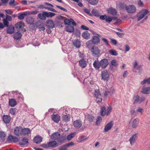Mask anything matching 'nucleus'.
<instances>
[{
	"mask_svg": "<svg viewBox=\"0 0 150 150\" xmlns=\"http://www.w3.org/2000/svg\"><path fill=\"white\" fill-rule=\"evenodd\" d=\"M144 97L143 96L140 98L138 95H134L132 100H134L133 104H140L145 100Z\"/></svg>",
	"mask_w": 150,
	"mask_h": 150,
	"instance_id": "nucleus-2",
	"label": "nucleus"
},
{
	"mask_svg": "<svg viewBox=\"0 0 150 150\" xmlns=\"http://www.w3.org/2000/svg\"><path fill=\"white\" fill-rule=\"evenodd\" d=\"M100 63V67L103 68H105L108 64V60L106 59H102Z\"/></svg>",
	"mask_w": 150,
	"mask_h": 150,
	"instance_id": "nucleus-9",
	"label": "nucleus"
},
{
	"mask_svg": "<svg viewBox=\"0 0 150 150\" xmlns=\"http://www.w3.org/2000/svg\"><path fill=\"white\" fill-rule=\"evenodd\" d=\"M94 95L95 97L96 98H97L98 96H100L101 94L99 90L98 89H96L95 90Z\"/></svg>",
	"mask_w": 150,
	"mask_h": 150,
	"instance_id": "nucleus-45",
	"label": "nucleus"
},
{
	"mask_svg": "<svg viewBox=\"0 0 150 150\" xmlns=\"http://www.w3.org/2000/svg\"><path fill=\"white\" fill-rule=\"evenodd\" d=\"M91 40L92 41L93 44H98L100 42L99 38L96 36H93Z\"/></svg>",
	"mask_w": 150,
	"mask_h": 150,
	"instance_id": "nucleus-23",
	"label": "nucleus"
},
{
	"mask_svg": "<svg viewBox=\"0 0 150 150\" xmlns=\"http://www.w3.org/2000/svg\"><path fill=\"white\" fill-rule=\"evenodd\" d=\"M3 23L4 26L6 27L8 26L9 23L7 20L6 19H3Z\"/></svg>",
	"mask_w": 150,
	"mask_h": 150,
	"instance_id": "nucleus-58",
	"label": "nucleus"
},
{
	"mask_svg": "<svg viewBox=\"0 0 150 150\" xmlns=\"http://www.w3.org/2000/svg\"><path fill=\"white\" fill-rule=\"evenodd\" d=\"M82 37L84 39L88 40L90 37V34L88 31H85L83 32L82 34Z\"/></svg>",
	"mask_w": 150,
	"mask_h": 150,
	"instance_id": "nucleus-27",
	"label": "nucleus"
},
{
	"mask_svg": "<svg viewBox=\"0 0 150 150\" xmlns=\"http://www.w3.org/2000/svg\"><path fill=\"white\" fill-rule=\"evenodd\" d=\"M64 145L67 148L68 147L73 146L74 145V144L73 142H71Z\"/></svg>",
	"mask_w": 150,
	"mask_h": 150,
	"instance_id": "nucleus-47",
	"label": "nucleus"
},
{
	"mask_svg": "<svg viewBox=\"0 0 150 150\" xmlns=\"http://www.w3.org/2000/svg\"><path fill=\"white\" fill-rule=\"evenodd\" d=\"M70 115L69 114L64 115L62 117V119L64 121L67 122L69 121L70 119Z\"/></svg>",
	"mask_w": 150,
	"mask_h": 150,
	"instance_id": "nucleus-32",
	"label": "nucleus"
},
{
	"mask_svg": "<svg viewBox=\"0 0 150 150\" xmlns=\"http://www.w3.org/2000/svg\"><path fill=\"white\" fill-rule=\"evenodd\" d=\"M102 120V118L101 117L98 116L96 120V125H98L100 124L99 122L101 121Z\"/></svg>",
	"mask_w": 150,
	"mask_h": 150,
	"instance_id": "nucleus-55",
	"label": "nucleus"
},
{
	"mask_svg": "<svg viewBox=\"0 0 150 150\" xmlns=\"http://www.w3.org/2000/svg\"><path fill=\"white\" fill-rule=\"evenodd\" d=\"M137 134H135L133 135L130 138L129 140L130 144L132 145L134 144V142L135 141L136 138L137 137Z\"/></svg>",
	"mask_w": 150,
	"mask_h": 150,
	"instance_id": "nucleus-25",
	"label": "nucleus"
},
{
	"mask_svg": "<svg viewBox=\"0 0 150 150\" xmlns=\"http://www.w3.org/2000/svg\"><path fill=\"white\" fill-rule=\"evenodd\" d=\"M66 139V137L65 136H62L61 137L59 138L58 140V143H59V145H61L63 144L64 141Z\"/></svg>",
	"mask_w": 150,
	"mask_h": 150,
	"instance_id": "nucleus-31",
	"label": "nucleus"
},
{
	"mask_svg": "<svg viewBox=\"0 0 150 150\" xmlns=\"http://www.w3.org/2000/svg\"><path fill=\"white\" fill-rule=\"evenodd\" d=\"M21 141V142H19V144L20 145H26L29 143L28 139L25 137L22 138Z\"/></svg>",
	"mask_w": 150,
	"mask_h": 150,
	"instance_id": "nucleus-11",
	"label": "nucleus"
},
{
	"mask_svg": "<svg viewBox=\"0 0 150 150\" xmlns=\"http://www.w3.org/2000/svg\"><path fill=\"white\" fill-rule=\"evenodd\" d=\"M98 1L99 0H88V2L91 5H96L97 4Z\"/></svg>",
	"mask_w": 150,
	"mask_h": 150,
	"instance_id": "nucleus-44",
	"label": "nucleus"
},
{
	"mask_svg": "<svg viewBox=\"0 0 150 150\" xmlns=\"http://www.w3.org/2000/svg\"><path fill=\"white\" fill-rule=\"evenodd\" d=\"M76 133L74 132L71 133V134L68 135L67 137V139L68 141H70L75 136Z\"/></svg>",
	"mask_w": 150,
	"mask_h": 150,
	"instance_id": "nucleus-43",
	"label": "nucleus"
},
{
	"mask_svg": "<svg viewBox=\"0 0 150 150\" xmlns=\"http://www.w3.org/2000/svg\"><path fill=\"white\" fill-rule=\"evenodd\" d=\"M38 17L40 20L45 21L46 19V11H42V13H39L38 15Z\"/></svg>",
	"mask_w": 150,
	"mask_h": 150,
	"instance_id": "nucleus-17",
	"label": "nucleus"
},
{
	"mask_svg": "<svg viewBox=\"0 0 150 150\" xmlns=\"http://www.w3.org/2000/svg\"><path fill=\"white\" fill-rule=\"evenodd\" d=\"M112 109V107L111 106H109L108 107L107 109V116L108 115L110 114V112Z\"/></svg>",
	"mask_w": 150,
	"mask_h": 150,
	"instance_id": "nucleus-57",
	"label": "nucleus"
},
{
	"mask_svg": "<svg viewBox=\"0 0 150 150\" xmlns=\"http://www.w3.org/2000/svg\"><path fill=\"white\" fill-rule=\"evenodd\" d=\"M93 65L96 69H98L100 67V63L99 62L98 60H95L93 63Z\"/></svg>",
	"mask_w": 150,
	"mask_h": 150,
	"instance_id": "nucleus-26",
	"label": "nucleus"
},
{
	"mask_svg": "<svg viewBox=\"0 0 150 150\" xmlns=\"http://www.w3.org/2000/svg\"><path fill=\"white\" fill-rule=\"evenodd\" d=\"M92 54L94 57L98 56L100 54V50L98 48L96 47H93L91 50Z\"/></svg>",
	"mask_w": 150,
	"mask_h": 150,
	"instance_id": "nucleus-4",
	"label": "nucleus"
},
{
	"mask_svg": "<svg viewBox=\"0 0 150 150\" xmlns=\"http://www.w3.org/2000/svg\"><path fill=\"white\" fill-rule=\"evenodd\" d=\"M5 11L7 14L11 15L13 13V12L9 9H6Z\"/></svg>",
	"mask_w": 150,
	"mask_h": 150,
	"instance_id": "nucleus-64",
	"label": "nucleus"
},
{
	"mask_svg": "<svg viewBox=\"0 0 150 150\" xmlns=\"http://www.w3.org/2000/svg\"><path fill=\"white\" fill-rule=\"evenodd\" d=\"M56 15V13L52 12L46 11V18H52Z\"/></svg>",
	"mask_w": 150,
	"mask_h": 150,
	"instance_id": "nucleus-34",
	"label": "nucleus"
},
{
	"mask_svg": "<svg viewBox=\"0 0 150 150\" xmlns=\"http://www.w3.org/2000/svg\"><path fill=\"white\" fill-rule=\"evenodd\" d=\"M42 137L39 136L37 135L33 139V142L36 144L40 143L42 141Z\"/></svg>",
	"mask_w": 150,
	"mask_h": 150,
	"instance_id": "nucleus-15",
	"label": "nucleus"
},
{
	"mask_svg": "<svg viewBox=\"0 0 150 150\" xmlns=\"http://www.w3.org/2000/svg\"><path fill=\"white\" fill-rule=\"evenodd\" d=\"M73 43L74 46L77 48H79L80 46L81 43L79 40H74L73 42Z\"/></svg>",
	"mask_w": 150,
	"mask_h": 150,
	"instance_id": "nucleus-36",
	"label": "nucleus"
},
{
	"mask_svg": "<svg viewBox=\"0 0 150 150\" xmlns=\"http://www.w3.org/2000/svg\"><path fill=\"white\" fill-rule=\"evenodd\" d=\"M74 30V27L71 25H69L66 27V31L69 33L73 32Z\"/></svg>",
	"mask_w": 150,
	"mask_h": 150,
	"instance_id": "nucleus-29",
	"label": "nucleus"
},
{
	"mask_svg": "<svg viewBox=\"0 0 150 150\" xmlns=\"http://www.w3.org/2000/svg\"><path fill=\"white\" fill-rule=\"evenodd\" d=\"M144 16L142 15V13L140 12V14L139 15V16L138 17V18H137V21H139L140 20L142 19L144 17Z\"/></svg>",
	"mask_w": 150,
	"mask_h": 150,
	"instance_id": "nucleus-60",
	"label": "nucleus"
},
{
	"mask_svg": "<svg viewBox=\"0 0 150 150\" xmlns=\"http://www.w3.org/2000/svg\"><path fill=\"white\" fill-rule=\"evenodd\" d=\"M142 93H143L148 94L150 93V87L143 88Z\"/></svg>",
	"mask_w": 150,
	"mask_h": 150,
	"instance_id": "nucleus-35",
	"label": "nucleus"
},
{
	"mask_svg": "<svg viewBox=\"0 0 150 150\" xmlns=\"http://www.w3.org/2000/svg\"><path fill=\"white\" fill-rule=\"evenodd\" d=\"M11 117L8 115H4L2 117V120L6 124H9L11 121Z\"/></svg>",
	"mask_w": 150,
	"mask_h": 150,
	"instance_id": "nucleus-10",
	"label": "nucleus"
},
{
	"mask_svg": "<svg viewBox=\"0 0 150 150\" xmlns=\"http://www.w3.org/2000/svg\"><path fill=\"white\" fill-rule=\"evenodd\" d=\"M142 66L141 65H138L137 68V69L139 70L138 73L141 74L142 72Z\"/></svg>",
	"mask_w": 150,
	"mask_h": 150,
	"instance_id": "nucleus-51",
	"label": "nucleus"
},
{
	"mask_svg": "<svg viewBox=\"0 0 150 150\" xmlns=\"http://www.w3.org/2000/svg\"><path fill=\"white\" fill-rule=\"evenodd\" d=\"M86 139V137L83 136H81L79 137L78 138L79 141L80 142L84 141Z\"/></svg>",
	"mask_w": 150,
	"mask_h": 150,
	"instance_id": "nucleus-52",
	"label": "nucleus"
},
{
	"mask_svg": "<svg viewBox=\"0 0 150 150\" xmlns=\"http://www.w3.org/2000/svg\"><path fill=\"white\" fill-rule=\"evenodd\" d=\"M127 12L129 13H133L136 11V7L133 5H129L127 6L125 8Z\"/></svg>",
	"mask_w": 150,
	"mask_h": 150,
	"instance_id": "nucleus-5",
	"label": "nucleus"
},
{
	"mask_svg": "<svg viewBox=\"0 0 150 150\" xmlns=\"http://www.w3.org/2000/svg\"><path fill=\"white\" fill-rule=\"evenodd\" d=\"M14 28L13 26H10L7 30V33L8 34H12L14 32Z\"/></svg>",
	"mask_w": 150,
	"mask_h": 150,
	"instance_id": "nucleus-33",
	"label": "nucleus"
},
{
	"mask_svg": "<svg viewBox=\"0 0 150 150\" xmlns=\"http://www.w3.org/2000/svg\"><path fill=\"white\" fill-rule=\"evenodd\" d=\"M39 12L38 11L36 10H35L34 11H32L30 12H27L28 15L30 14H32V15H36L37 14V13Z\"/></svg>",
	"mask_w": 150,
	"mask_h": 150,
	"instance_id": "nucleus-50",
	"label": "nucleus"
},
{
	"mask_svg": "<svg viewBox=\"0 0 150 150\" xmlns=\"http://www.w3.org/2000/svg\"><path fill=\"white\" fill-rule=\"evenodd\" d=\"M104 96L105 97H109L111 96L113 94H112L111 92V90L109 89H106L105 90L104 92Z\"/></svg>",
	"mask_w": 150,
	"mask_h": 150,
	"instance_id": "nucleus-21",
	"label": "nucleus"
},
{
	"mask_svg": "<svg viewBox=\"0 0 150 150\" xmlns=\"http://www.w3.org/2000/svg\"><path fill=\"white\" fill-rule=\"evenodd\" d=\"M8 141L9 142L15 143L18 142L19 139L17 137L10 135L8 137Z\"/></svg>",
	"mask_w": 150,
	"mask_h": 150,
	"instance_id": "nucleus-7",
	"label": "nucleus"
},
{
	"mask_svg": "<svg viewBox=\"0 0 150 150\" xmlns=\"http://www.w3.org/2000/svg\"><path fill=\"white\" fill-rule=\"evenodd\" d=\"M22 135L24 136L26 135H28L31 132V130L28 128H22Z\"/></svg>",
	"mask_w": 150,
	"mask_h": 150,
	"instance_id": "nucleus-19",
	"label": "nucleus"
},
{
	"mask_svg": "<svg viewBox=\"0 0 150 150\" xmlns=\"http://www.w3.org/2000/svg\"><path fill=\"white\" fill-rule=\"evenodd\" d=\"M28 15L27 12H24L18 14V19L19 20H23L24 19L25 16Z\"/></svg>",
	"mask_w": 150,
	"mask_h": 150,
	"instance_id": "nucleus-24",
	"label": "nucleus"
},
{
	"mask_svg": "<svg viewBox=\"0 0 150 150\" xmlns=\"http://www.w3.org/2000/svg\"><path fill=\"white\" fill-rule=\"evenodd\" d=\"M94 118V117L92 115H88L87 119L88 121L91 122H93Z\"/></svg>",
	"mask_w": 150,
	"mask_h": 150,
	"instance_id": "nucleus-48",
	"label": "nucleus"
},
{
	"mask_svg": "<svg viewBox=\"0 0 150 150\" xmlns=\"http://www.w3.org/2000/svg\"><path fill=\"white\" fill-rule=\"evenodd\" d=\"M100 114L102 116H103L105 115H107V112H106V108L104 106H103L101 108Z\"/></svg>",
	"mask_w": 150,
	"mask_h": 150,
	"instance_id": "nucleus-28",
	"label": "nucleus"
},
{
	"mask_svg": "<svg viewBox=\"0 0 150 150\" xmlns=\"http://www.w3.org/2000/svg\"><path fill=\"white\" fill-rule=\"evenodd\" d=\"M92 13L93 16L96 17L99 16L100 15L99 11L96 9H93L92 11Z\"/></svg>",
	"mask_w": 150,
	"mask_h": 150,
	"instance_id": "nucleus-40",
	"label": "nucleus"
},
{
	"mask_svg": "<svg viewBox=\"0 0 150 150\" xmlns=\"http://www.w3.org/2000/svg\"><path fill=\"white\" fill-rule=\"evenodd\" d=\"M51 117L52 120L54 122L57 123L59 122L60 119V117L58 114L53 115H52Z\"/></svg>",
	"mask_w": 150,
	"mask_h": 150,
	"instance_id": "nucleus-16",
	"label": "nucleus"
},
{
	"mask_svg": "<svg viewBox=\"0 0 150 150\" xmlns=\"http://www.w3.org/2000/svg\"><path fill=\"white\" fill-rule=\"evenodd\" d=\"M64 22L65 25H70V24L71 23L70 19L69 20L68 19H66L64 20Z\"/></svg>",
	"mask_w": 150,
	"mask_h": 150,
	"instance_id": "nucleus-56",
	"label": "nucleus"
},
{
	"mask_svg": "<svg viewBox=\"0 0 150 150\" xmlns=\"http://www.w3.org/2000/svg\"><path fill=\"white\" fill-rule=\"evenodd\" d=\"M113 125V122L110 121L105 126L104 128V131L107 132L111 129Z\"/></svg>",
	"mask_w": 150,
	"mask_h": 150,
	"instance_id": "nucleus-14",
	"label": "nucleus"
},
{
	"mask_svg": "<svg viewBox=\"0 0 150 150\" xmlns=\"http://www.w3.org/2000/svg\"><path fill=\"white\" fill-rule=\"evenodd\" d=\"M138 5L140 7H143L144 6L143 3L141 0H139L138 1Z\"/></svg>",
	"mask_w": 150,
	"mask_h": 150,
	"instance_id": "nucleus-62",
	"label": "nucleus"
},
{
	"mask_svg": "<svg viewBox=\"0 0 150 150\" xmlns=\"http://www.w3.org/2000/svg\"><path fill=\"white\" fill-rule=\"evenodd\" d=\"M87 61L84 59H81L79 61V64L82 68H85L87 66Z\"/></svg>",
	"mask_w": 150,
	"mask_h": 150,
	"instance_id": "nucleus-18",
	"label": "nucleus"
},
{
	"mask_svg": "<svg viewBox=\"0 0 150 150\" xmlns=\"http://www.w3.org/2000/svg\"><path fill=\"white\" fill-rule=\"evenodd\" d=\"M46 26L49 28H52L55 27L54 22L52 20L49 19L46 21Z\"/></svg>",
	"mask_w": 150,
	"mask_h": 150,
	"instance_id": "nucleus-12",
	"label": "nucleus"
},
{
	"mask_svg": "<svg viewBox=\"0 0 150 150\" xmlns=\"http://www.w3.org/2000/svg\"><path fill=\"white\" fill-rule=\"evenodd\" d=\"M22 128L20 126L16 127L14 129V132L16 136H19L22 135Z\"/></svg>",
	"mask_w": 150,
	"mask_h": 150,
	"instance_id": "nucleus-3",
	"label": "nucleus"
},
{
	"mask_svg": "<svg viewBox=\"0 0 150 150\" xmlns=\"http://www.w3.org/2000/svg\"><path fill=\"white\" fill-rule=\"evenodd\" d=\"M59 145V144L57 141L53 140L49 142L47 144H42L41 146L44 148L48 149L50 147L55 148Z\"/></svg>",
	"mask_w": 150,
	"mask_h": 150,
	"instance_id": "nucleus-1",
	"label": "nucleus"
},
{
	"mask_svg": "<svg viewBox=\"0 0 150 150\" xmlns=\"http://www.w3.org/2000/svg\"><path fill=\"white\" fill-rule=\"evenodd\" d=\"M96 98V102L97 103H100L102 101V98L100 97V96H98Z\"/></svg>",
	"mask_w": 150,
	"mask_h": 150,
	"instance_id": "nucleus-63",
	"label": "nucleus"
},
{
	"mask_svg": "<svg viewBox=\"0 0 150 150\" xmlns=\"http://www.w3.org/2000/svg\"><path fill=\"white\" fill-rule=\"evenodd\" d=\"M22 35L19 32H18L15 33L14 35V38L15 39L18 40L21 38Z\"/></svg>",
	"mask_w": 150,
	"mask_h": 150,
	"instance_id": "nucleus-37",
	"label": "nucleus"
},
{
	"mask_svg": "<svg viewBox=\"0 0 150 150\" xmlns=\"http://www.w3.org/2000/svg\"><path fill=\"white\" fill-rule=\"evenodd\" d=\"M60 134L58 132H56L52 133L50 136L52 140L54 141L57 140L60 137Z\"/></svg>",
	"mask_w": 150,
	"mask_h": 150,
	"instance_id": "nucleus-8",
	"label": "nucleus"
},
{
	"mask_svg": "<svg viewBox=\"0 0 150 150\" xmlns=\"http://www.w3.org/2000/svg\"><path fill=\"white\" fill-rule=\"evenodd\" d=\"M44 8L47 9L48 11H52L54 12H57V11L53 8H50L48 6H45Z\"/></svg>",
	"mask_w": 150,
	"mask_h": 150,
	"instance_id": "nucleus-49",
	"label": "nucleus"
},
{
	"mask_svg": "<svg viewBox=\"0 0 150 150\" xmlns=\"http://www.w3.org/2000/svg\"><path fill=\"white\" fill-rule=\"evenodd\" d=\"M141 12L142 13V15H143L144 16H146V15L149 13V11L147 9H146L142 10Z\"/></svg>",
	"mask_w": 150,
	"mask_h": 150,
	"instance_id": "nucleus-46",
	"label": "nucleus"
},
{
	"mask_svg": "<svg viewBox=\"0 0 150 150\" xmlns=\"http://www.w3.org/2000/svg\"><path fill=\"white\" fill-rule=\"evenodd\" d=\"M102 40L106 45H108V42L107 39L104 38H102Z\"/></svg>",
	"mask_w": 150,
	"mask_h": 150,
	"instance_id": "nucleus-61",
	"label": "nucleus"
},
{
	"mask_svg": "<svg viewBox=\"0 0 150 150\" xmlns=\"http://www.w3.org/2000/svg\"><path fill=\"white\" fill-rule=\"evenodd\" d=\"M73 124L75 127L79 128L82 126V123L80 120H77L73 122Z\"/></svg>",
	"mask_w": 150,
	"mask_h": 150,
	"instance_id": "nucleus-13",
	"label": "nucleus"
},
{
	"mask_svg": "<svg viewBox=\"0 0 150 150\" xmlns=\"http://www.w3.org/2000/svg\"><path fill=\"white\" fill-rule=\"evenodd\" d=\"M111 64L112 65L114 66L117 67L118 66V64L116 60L115 59H113L111 61Z\"/></svg>",
	"mask_w": 150,
	"mask_h": 150,
	"instance_id": "nucleus-53",
	"label": "nucleus"
},
{
	"mask_svg": "<svg viewBox=\"0 0 150 150\" xmlns=\"http://www.w3.org/2000/svg\"><path fill=\"white\" fill-rule=\"evenodd\" d=\"M6 134V133L4 132H0V138L1 139L2 142H4L5 139Z\"/></svg>",
	"mask_w": 150,
	"mask_h": 150,
	"instance_id": "nucleus-30",
	"label": "nucleus"
},
{
	"mask_svg": "<svg viewBox=\"0 0 150 150\" xmlns=\"http://www.w3.org/2000/svg\"><path fill=\"white\" fill-rule=\"evenodd\" d=\"M109 52L110 54L113 56H117L118 54V53L114 49L109 50Z\"/></svg>",
	"mask_w": 150,
	"mask_h": 150,
	"instance_id": "nucleus-42",
	"label": "nucleus"
},
{
	"mask_svg": "<svg viewBox=\"0 0 150 150\" xmlns=\"http://www.w3.org/2000/svg\"><path fill=\"white\" fill-rule=\"evenodd\" d=\"M9 105L11 107H13L17 104V102L14 98L10 99L9 100Z\"/></svg>",
	"mask_w": 150,
	"mask_h": 150,
	"instance_id": "nucleus-20",
	"label": "nucleus"
},
{
	"mask_svg": "<svg viewBox=\"0 0 150 150\" xmlns=\"http://www.w3.org/2000/svg\"><path fill=\"white\" fill-rule=\"evenodd\" d=\"M101 76L102 79L104 81H107L109 77V75L108 71L106 70L102 71Z\"/></svg>",
	"mask_w": 150,
	"mask_h": 150,
	"instance_id": "nucleus-6",
	"label": "nucleus"
},
{
	"mask_svg": "<svg viewBox=\"0 0 150 150\" xmlns=\"http://www.w3.org/2000/svg\"><path fill=\"white\" fill-rule=\"evenodd\" d=\"M93 44V43L92 42V41L91 40H89L86 43V45L88 47L90 48L91 47V45Z\"/></svg>",
	"mask_w": 150,
	"mask_h": 150,
	"instance_id": "nucleus-54",
	"label": "nucleus"
},
{
	"mask_svg": "<svg viewBox=\"0 0 150 150\" xmlns=\"http://www.w3.org/2000/svg\"><path fill=\"white\" fill-rule=\"evenodd\" d=\"M16 111L15 108H11L9 110V112L13 115H15Z\"/></svg>",
	"mask_w": 150,
	"mask_h": 150,
	"instance_id": "nucleus-59",
	"label": "nucleus"
},
{
	"mask_svg": "<svg viewBox=\"0 0 150 150\" xmlns=\"http://www.w3.org/2000/svg\"><path fill=\"white\" fill-rule=\"evenodd\" d=\"M24 23L22 22H18L15 25L16 27L17 28H20L24 27Z\"/></svg>",
	"mask_w": 150,
	"mask_h": 150,
	"instance_id": "nucleus-38",
	"label": "nucleus"
},
{
	"mask_svg": "<svg viewBox=\"0 0 150 150\" xmlns=\"http://www.w3.org/2000/svg\"><path fill=\"white\" fill-rule=\"evenodd\" d=\"M108 13L113 15H117V11L116 10L112 8H110L108 9Z\"/></svg>",
	"mask_w": 150,
	"mask_h": 150,
	"instance_id": "nucleus-22",
	"label": "nucleus"
},
{
	"mask_svg": "<svg viewBox=\"0 0 150 150\" xmlns=\"http://www.w3.org/2000/svg\"><path fill=\"white\" fill-rule=\"evenodd\" d=\"M141 84H144L146 83L150 84V77L147 79H144L143 81L141 83Z\"/></svg>",
	"mask_w": 150,
	"mask_h": 150,
	"instance_id": "nucleus-39",
	"label": "nucleus"
},
{
	"mask_svg": "<svg viewBox=\"0 0 150 150\" xmlns=\"http://www.w3.org/2000/svg\"><path fill=\"white\" fill-rule=\"evenodd\" d=\"M138 120L137 119H134L132 123V127L133 128H136L137 127L138 124Z\"/></svg>",
	"mask_w": 150,
	"mask_h": 150,
	"instance_id": "nucleus-41",
	"label": "nucleus"
}]
</instances>
